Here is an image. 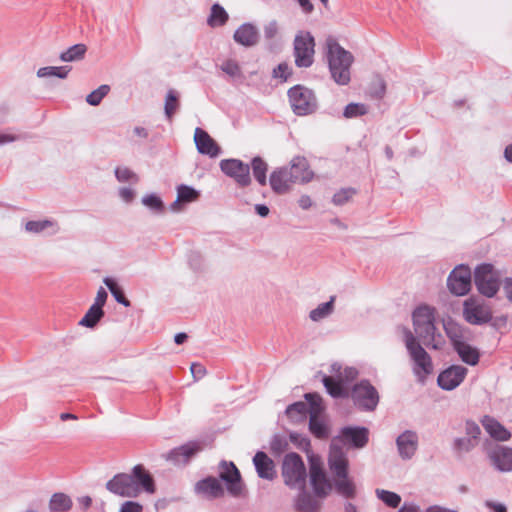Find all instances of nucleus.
<instances>
[{
    "label": "nucleus",
    "mask_w": 512,
    "mask_h": 512,
    "mask_svg": "<svg viewBox=\"0 0 512 512\" xmlns=\"http://www.w3.org/2000/svg\"><path fill=\"white\" fill-rule=\"evenodd\" d=\"M326 47L329 68L333 79L340 85H346L350 81V67L353 62L352 54L342 48L332 37L326 39Z\"/></svg>",
    "instance_id": "4"
},
{
    "label": "nucleus",
    "mask_w": 512,
    "mask_h": 512,
    "mask_svg": "<svg viewBox=\"0 0 512 512\" xmlns=\"http://www.w3.org/2000/svg\"><path fill=\"white\" fill-rule=\"evenodd\" d=\"M413 326L416 335L428 348L440 350L445 345L444 337L435 326V309L420 306L413 312Z\"/></svg>",
    "instance_id": "3"
},
{
    "label": "nucleus",
    "mask_w": 512,
    "mask_h": 512,
    "mask_svg": "<svg viewBox=\"0 0 512 512\" xmlns=\"http://www.w3.org/2000/svg\"><path fill=\"white\" fill-rule=\"evenodd\" d=\"M196 490L208 498H218L224 494L221 483L213 477L199 481L196 485Z\"/></svg>",
    "instance_id": "26"
},
{
    "label": "nucleus",
    "mask_w": 512,
    "mask_h": 512,
    "mask_svg": "<svg viewBox=\"0 0 512 512\" xmlns=\"http://www.w3.org/2000/svg\"><path fill=\"white\" fill-rule=\"evenodd\" d=\"M194 142L196 144L197 150L201 154H205L210 157H216L220 152V147L216 141L201 128L195 129Z\"/></svg>",
    "instance_id": "19"
},
{
    "label": "nucleus",
    "mask_w": 512,
    "mask_h": 512,
    "mask_svg": "<svg viewBox=\"0 0 512 512\" xmlns=\"http://www.w3.org/2000/svg\"><path fill=\"white\" fill-rule=\"evenodd\" d=\"M468 369L461 365H452L442 371L437 379L438 385L444 390H453L465 379Z\"/></svg>",
    "instance_id": "16"
},
{
    "label": "nucleus",
    "mask_w": 512,
    "mask_h": 512,
    "mask_svg": "<svg viewBox=\"0 0 512 512\" xmlns=\"http://www.w3.org/2000/svg\"><path fill=\"white\" fill-rule=\"evenodd\" d=\"M291 73V68L285 63L279 64L277 68H275L273 71L274 77L279 78L282 81H286L288 77L291 75Z\"/></svg>",
    "instance_id": "51"
},
{
    "label": "nucleus",
    "mask_w": 512,
    "mask_h": 512,
    "mask_svg": "<svg viewBox=\"0 0 512 512\" xmlns=\"http://www.w3.org/2000/svg\"><path fill=\"white\" fill-rule=\"evenodd\" d=\"M115 175L118 181L120 182H128V181H137L138 178L135 173H133L127 167H119L115 170Z\"/></svg>",
    "instance_id": "50"
},
{
    "label": "nucleus",
    "mask_w": 512,
    "mask_h": 512,
    "mask_svg": "<svg viewBox=\"0 0 512 512\" xmlns=\"http://www.w3.org/2000/svg\"><path fill=\"white\" fill-rule=\"evenodd\" d=\"M486 505L493 512H506L507 511L506 507L503 504H501V503H495V502L488 501L486 503Z\"/></svg>",
    "instance_id": "61"
},
{
    "label": "nucleus",
    "mask_w": 512,
    "mask_h": 512,
    "mask_svg": "<svg viewBox=\"0 0 512 512\" xmlns=\"http://www.w3.org/2000/svg\"><path fill=\"white\" fill-rule=\"evenodd\" d=\"M306 400L310 403V421H309V429L313 435L317 438H326L327 437V428L323 422L319 420V414L322 411V398L317 393H308L305 395Z\"/></svg>",
    "instance_id": "13"
},
{
    "label": "nucleus",
    "mask_w": 512,
    "mask_h": 512,
    "mask_svg": "<svg viewBox=\"0 0 512 512\" xmlns=\"http://www.w3.org/2000/svg\"><path fill=\"white\" fill-rule=\"evenodd\" d=\"M253 462L260 478L272 480L276 476L273 460L264 452L259 451L255 454Z\"/></svg>",
    "instance_id": "21"
},
{
    "label": "nucleus",
    "mask_w": 512,
    "mask_h": 512,
    "mask_svg": "<svg viewBox=\"0 0 512 512\" xmlns=\"http://www.w3.org/2000/svg\"><path fill=\"white\" fill-rule=\"evenodd\" d=\"M48 229L53 230V232H57L59 230L57 222L52 220H38V221H28L25 224V230L29 233L39 234Z\"/></svg>",
    "instance_id": "32"
},
{
    "label": "nucleus",
    "mask_w": 512,
    "mask_h": 512,
    "mask_svg": "<svg viewBox=\"0 0 512 512\" xmlns=\"http://www.w3.org/2000/svg\"><path fill=\"white\" fill-rule=\"evenodd\" d=\"M198 196H199V193L196 190H194L191 187L182 185V186L178 187L177 199L172 204V208L176 209V207L180 203H189V202L195 201L198 198Z\"/></svg>",
    "instance_id": "35"
},
{
    "label": "nucleus",
    "mask_w": 512,
    "mask_h": 512,
    "mask_svg": "<svg viewBox=\"0 0 512 512\" xmlns=\"http://www.w3.org/2000/svg\"><path fill=\"white\" fill-rule=\"evenodd\" d=\"M447 285L450 292L457 296L467 294L471 289V271L469 267L460 265L449 275Z\"/></svg>",
    "instance_id": "12"
},
{
    "label": "nucleus",
    "mask_w": 512,
    "mask_h": 512,
    "mask_svg": "<svg viewBox=\"0 0 512 512\" xmlns=\"http://www.w3.org/2000/svg\"><path fill=\"white\" fill-rule=\"evenodd\" d=\"M460 359L468 365L475 366L479 362L480 353L477 348L471 346L468 340H465L453 347Z\"/></svg>",
    "instance_id": "28"
},
{
    "label": "nucleus",
    "mask_w": 512,
    "mask_h": 512,
    "mask_svg": "<svg viewBox=\"0 0 512 512\" xmlns=\"http://www.w3.org/2000/svg\"><path fill=\"white\" fill-rule=\"evenodd\" d=\"M179 107L178 95L176 91L169 90L165 99V115L171 120Z\"/></svg>",
    "instance_id": "40"
},
{
    "label": "nucleus",
    "mask_w": 512,
    "mask_h": 512,
    "mask_svg": "<svg viewBox=\"0 0 512 512\" xmlns=\"http://www.w3.org/2000/svg\"><path fill=\"white\" fill-rule=\"evenodd\" d=\"M18 138H19L18 136L11 134V133H0V145L14 142Z\"/></svg>",
    "instance_id": "59"
},
{
    "label": "nucleus",
    "mask_w": 512,
    "mask_h": 512,
    "mask_svg": "<svg viewBox=\"0 0 512 512\" xmlns=\"http://www.w3.org/2000/svg\"><path fill=\"white\" fill-rule=\"evenodd\" d=\"M491 464L500 472L512 471V448L494 445L486 450Z\"/></svg>",
    "instance_id": "15"
},
{
    "label": "nucleus",
    "mask_w": 512,
    "mask_h": 512,
    "mask_svg": "<svg viewBox=\"0 0 512 512\" xmlns=\"http://www.w3.org/2000/svg\"><path fill=\"white\" fill-rule=\"evenodd\" d=\"M201 450L198 443L190 442L181 447L173 450L172 455L175 457L183 456L185 460H188L191 456Z\"/></svg>",
    "instance_id": "43"
},
{
    "label": "nucleus",
    "mask_w": 512,
    "mask_h": 512,
    "mask_svg": "<svg viewBox=\"0 0 512 512\" xmlns=\"http://www.w3.org/2000/svg\"><path fill=\"white\" fill-rule=\"evenodd\" d=\"M289 101L295 114L304 116L313 113L317 108L314 93L303 86L297 85L288 91Z\"/></svg>",
    "instance_id": "7"
},
{
    "label": "nucleus",
    "mask_w": 512,
    "mask_h": 512,
    "mask_svg": "<svg viewBox=\"0 0 512 512\" xmlns=\"http://www.w3.org/2000/svg\"><path fill=\"white\" fill-rule=\"evenodd\" d=\"M398 512H419V509L415 505L405 503Z\"/></svg>",
    "instance_id": "63"
},
{
    "label": "nucleus",
    "mask_w": 512,
    "mask_h": 512,
    "mask_svg": "<svg viewBox=\"0 0 512 512\" xmlns=\"http://www.w3.org/2000/svg\"><path fill=\"white\" fill-rule=\"evenodd\" d=\"M221 170L233 178L239 186L245 187L251 183L250 167L238 159H225L220 162Z\"/></svg>",
    "instance_id": "14"
},
{
    "label": "nucleus",
    "mask_w": 512,
    "mask_h": 512,
    "mask_svg": "<svg viewBox=\"0 0 512 512\" xmlns=\"http://www.w3.org/2000/svg\"><path fill=\"white\" fill-rule=\"evenodd\" d=\"M191 374L195 380H200L206 374V369L199 363H193L190 367Z\"/></svg>",
    "instance_id": "55"
},
{
    "label": "nucleus",
    "mask_w": 512,
    "mask_h": 512,
    "mask_svg": "<svg viewBox=\"0 0 512 512\" xmlns=\"http://www.w3.org/2000/svg\"><path fill=\"white\" fill-rule=\"evenodd\" d=\"M281 473L285 485L289 488L303 490L306 487L307 471L299 454L292 452L285 455Z\"/></svg>",
    "instance_id": "6"
},
{
    "label": "nucleus",
    "mask_w": 512,
    "mask_h": 512,
    "mask_svg": "<svg viewBox=\"0 0 512 512\" xmlns=\"http://www.w3.org/2000/svg\"><path fill=\"white\" fill-rule=\"evenodd\" d=\"M482 425L486 432L496 440L506 441L510 438V432L504 428L495 419L485 416L482 420Z\"/></svg>",
    "instance_id": "29"
},
{
    "label": "nucleus",
    "mask_w": 512,
    "mask_h": 512,
    "mask_svg": "<svg viewBox=\"0 0 512 512\" xmlns=\"http://www.w3.org/2000/svg\"><path fill=\"white\" fill-rule=\"evenodd\" d=\"M351 398L358 408L366 411H373L379 402L377 390L368 381H361L354 385Z\"/></svg>",
    "instance_id": "11"
},
{
    "label": "nucleus",
    "mask_w": 512,
    "mask_h": 512,
    "mask_svg": "<svg viewBox=\"0 0 512 512\" xmlns=\"http://www.w3.org/2000/svg\"><path fill=\"white\" fill-rule=\"evenodd\" d=\"M418 438L416 433L406 431L397 438V446L403 458H410L417 449Z\"/></svg>",
    "instance_id": "24"
},
{
    "label": "nucleus",
    "mask_w": 512,
    "mask_h": 512,
    "mask_svg": "<svg viewBox=\"0 0 512 512\" xmlns=\"http://www.w3.org/2000/svg\"><path fill=\"white\" fill-rule=\"evenodd\" d=\"M120 195L125 201H130L133 197V192L128 188H123L120 191Z\"/></svg>",
    "instance_id": "64"
},
{
    "label": "nucleus",
    "mask_w": 512,
    "mask_h": 512,
    "mask_svg": "<svg viewBox=\"0 0 512 512\" xmlns=\"http://www.w3.org/2000/svg\"><path fill=\"white\" fill-rule=\"evenodd\" d=\"M228 19V14L219 4H214L211 8V15L208 19V23L210 26H221Z\"/></svg>",
    "instance_id": "39"
},
{
    "label": "nucleus",
    "mask_w": 512,
    "mask_h": 512,
    "mask_svg": "<svg viewBox=\"0 0 512 512\" xmlns=\"http://www.w3.org/2000/svg\"><path fill=\"white\" fill-rule=\"evenodd\" d=\"M143 506L135 501H125L121 507L119 512H142Z\"/></svg>",
    "instance_id": "53"
},
{
    "label": "nucleus",
    "mask_w": 512,
    "mask_h": 512,
    "mask_svg": "<svg viewBox=\"0 0 512 512\" xmlns=\"http://www.w3.org/2000/svg\"><path fill=\"white\" fill-rule=\"evenodd\" d=\"M508 323V317L507 316H500L496 317L493 322V326L497 329L506 327Z\"/></svg>",
    "instance_id": "62"
},
{
    "label": "nucleus",
    "mask_w": 512,
    "mask_h": 512,
    "mask_svg": "<svg viewBox=\"0 0 512 512\" xmlns=\"http://www.w3.org/2000/svg\"><path fill=\"white\" fill-rule=\"evenodd\" d=\"M288 173L291 175L293 181L308 183L313 179L314 173L310 170L308 161L305 157L296 156L291 160Z\"/></svg>",
    "instance_id": "18"
},
{
    "label": "nucleus",
    "mask_w": 512,
    "mask_h": 512,
    "mask_svg": "<svg viewBox=\"0 0 512 512\" xmlns=\"http://www.w3.org/2000/svg\"><path fill=\"white\" fill-rule=\"evenodd\" d=\"M70 72V67L67 66H47L38 69L37 76L40 78L44 77H57L60 79H65Z\"/></svg>",
    "instance_id": "36"
},
{
    "label": "nucleus",
    "mask_w": 512,
    "mask_h": 512,
    "mask_svg": "<svg viewBox=\"0 0 512 512\" xmlns=\"http://www.w3.org/2000/svg\"><path fill=\"white\" fill-rule=\"evenodd\" d=\"M322 382L328 394L333 398L347 396V392L342 382V374H339L337 379L332 376H324Z\"/></svg>",
    "instance_id": "30"
},
{
    "label": "nucleus",
    "mask_w": 512,
    "mask_h": 512,
    "mask_svg": "<svg viewBox=\"0 0 512 512\" xmlns=\"http://www.w3.org/2000/svg\"><path fill=\"white\" fill-rule=\"evenodd\" d=\"M463 318L472 325L486 324L492 320V310L484 301L470 297L463 303Z\"/></svg>",
    "instance_id": "8"
},
{
    "label": "nucleus",
    "mask_w": 512,
    "mask_h": 512,
    "mask_svg": "<svg viewBox=\"0 0 512 512\" xmlns=\"http://www.w3.org/2000/svg\"><path fill=\"white\" fill-rule=\"evenodd\" d=\"M465 432H466L467 437H471V438L479 441L481 430H480V427L475 422L466 421Z\"/></svg>",
    "instance_id": "52"
},
{
    "label": "nucleus",
    "mask_w": 512,
    "mask_h": 512,
    "mask_svg": "<svg viewBox=\"0 0 512 512\" xmlns=\"http://www.w3.org/2000/svg\"><path fill=\"white\" fill-rule=\"evenodd\" d=\"M106 488L115 495L133 498L137 497L142 490L153 494L155 483L151 474L142 465H136L131 474L115 475L106 483Z\"/></svg>",
    "instance_id": "2"
},
{
    "label": "nucleus",
    "mask_w": 512,
    "mask_h": 512,
    "mask_svg": "<svg viewBox=\"0 0 512 512\" xmlns=\"http://www.w3.org/2000/svg\"><path fill=\"white\" fill-rule=\"evenodd\" d=\"M339 439L343 442H351L357 448H362L368 442V429L364 427H345L341 430Z\"/></svg>",
    "instance_id": "23"
},
{
    "label": "nucleus",
    "mask_w": 512,
    "mask_h": 512,
    "mask_svg": "<svg viewBox=\"0 0 512 512\" xmlns=\"http://www.w3.org/2000/svg\"><path fill=\"white\" fill-rule=\"evenodd\" d=\"M404 342L414 364V374L420 381H424L434 369L431 356L421 346L415 335L409 330L405 333Z\"/></svg>",
    "instance_id": "5"
},
{
    "label": "nucleus",
    "mask_w": 512,
    "mask_h": 512,
    "mask_svg": "<svg viewBox=\"0 0 512 512\" xmlns=\"http://www.w3.org/2000/svg\"><path fill=\"white\" fill-rule=\"evenodd\" d=\"M259 38L256 28L250 24H243L234 33V40L243 46H253Z\"/></svg>",
    "instance_id": "27"
},
{
    "label": "nucleus",
    "mask_w": 512,
    "mask_h": 512,
    "mask_svg": "<svg viewBox=\"0 0 512 512\" xmlns=\"http://www.w3.org/2000/svg\"><path fill=\"white\" fill-rule=\"evenodd\" d=\"M328 466L332 474L331 481L323 467V464L312 459L309 465V480L316 497L324 499L328 497L333 488L345 498H353L356 494V487L353 479L349 476V460L346 454L333 440L328 456Z\"/></svg>",
    "instance_id": "1"
},
{
    "label": "nucleus",
    "mask_w": 512,
    "mask_h": 512,
    "mask_svg": "<svg viewBox=\"0 0 512 512\" xmlns=\"http://www.w3.org/2000/svg\"><path fill=\"white\" fill-rule=\"evenodd\" d=\"M104 283L109 288L110 292L112 293L117 302L123 304L126 307L130 306V301L125 297L122 289L113 279L105 278Z\"/></svg>",
    "instance_id": "42"
},
{
    "label": "nucleus",
    "mask_w": 512,
    "mask_h": 512,
    "mask_svg": "<svg viewBox=\"0 0 512 512\" xmlns=\"http://www.w3.org/2000/svg\"><path fill=\"white\" fill-rule=\"evenodd\" d=\"M251 166H252V170H253V175H254L255 179L257 180V182L261 186H265L267 183V177H266V173L268 170L267 163L262 158L255 157V158H253V160L251 162Z\"/></svg>",
    "instance_id": "34"
},
{
    "label": "nucleus",
    "mask_w": 512,
    "mask_h": 512,
    "mask_svg": "<svg viewBox=\"0 0 512 512\" xmlns=\"http://www.w3.org/2000/svg\"><path fill=\"white\" fill-rule=\"evenodd\" d=\"M503 291L506 298L512 302V278H506L503 283Z\"/></svg>",
    "instance_id": "58"
},
{
    "label": "nucleus",
    "mask_w": 512,
    "mask_h": 512,
    "mask_svg": "<svg viewBox=\"0 0 512 512\" xmlns=\"http://www.w3.org/2000/svg\"><path fill=\"white\" fill-rule=\"evenodd\" d=\"M341 374H342V382H345V381L354 380L357 377L358 372L355 368L348 367V368H345L344 372Z\"/></svg>",
    "instance_id": "57"
},
{
    "label": "nucleus",
    "mask_w": 512,
    "mask_h": 512,
    "mask_svg": "<svg viewBox=\"0 0 512 512\" xmlns=\"http://www.w3.org/2000/svg\"><path fill=\"white\" fill-rule=\"evenodd\" d=\"M335 296L330 298V301L320 304L317 308L310 312V318L312 321H320L323 318L330 315L334 309Z\"/></svg>",
    "instance_id": "38"
},
{
    "label": "nucleus",
    "mask_w": 512,
    "mask_h": 512,
    "mask_svg": "<svg viewBox=\"0 0 512 512\" xmlns=\"http://www.w3.org/2000/svg\"><path fill=\"white\" fill-rule=\"evenodd\" d=\"M108 294L103 287H100L97 291V295L95 297L94 306L102 308L107 300Z\"/></svg>",
    "instance_id": "56"
},
{
    "label": "nucleus",
    "mask_w": 512,
    "mask_h": 512,
    "mask_svg": "<svg viewBox=\"0 0 512 512\" xmlns=\"http://www.w3.org/2000/svg\"><path fill=\"white\" fill-rule=\"evenodd\" d=\"M110 87L108 85H101L96 90L87 95L86 101L92 105H99L102 99L109 93Z\"/></svg>",
    "instance_id": "45"
},
{
    "label": "nucleus",
    "mask_w": 512,
    "mask_h": 512,
    "mask_svg": "<svg viewBox=\"0 0 512 512\" xmlns=\"http://www.w3.org/2000/svg\"><path fill=\"white\" fill-rule=\"evenodd\" d=\"M294 183L291 175L288 173V168L277 169L270 175L271 188L278 194L288 192Z\"/></svg>",
    "instance_id": "22"
},
{
    "label": "nucleus",
    "mask_w": 512,
    "mask_h": 512,
    "mask_svg": "<svg viewBox=\"0 0 512 512\" xmlns=\"http://www.w3.org/2000/svg\"><path fill=\"white\" fill-rule=\"evenodd\" d=\"M355 194L356 190L352 188L341 189L340 191L334 194L333 203L335 205H344L345 203L350 201Z\"/></svg>",
    "instance_id": "48"
},
{
    "label": "nucleus",
    "mask_w": 512,
    "mask_h": 512,
    "mask_svg": "<svg viewBox=\"0 0 512 512\" xmlns=\"http://www.w3.org/2000/svg\"><path fill=\"white\" fill-rule=\"evenodd\" d=\"M299 206L307 210L312 206V200L308 195H302L300 199L298 200Z\"/></svg>",
    "instance_id": "60"
},
{
    "label": "nucleus",
    "mask_w": 512,
    "mask_h": 512,
    "mask_svg": "<svg viewBox=\"0 0 512 512\" xmlns=\"http://www.w3.org/2000/svg\"><path fill=\"white\" fill-rule=\"evenodd\" d=\"M143 203L154 210H160L162 208V201L159 197L155 195L146 196L143 199Z\"/></svg>",
    "instance_id": "54"
},
{
    "label": "nucleus",
    "mask_w": 512,
    "mask_h": 512,
    "mask_svg": "<svg viewBox=\"0 0 512 512\" xmlns=\"http://www.w3.org/2000/svg\"><path fill=\"white\" fill-rule=\"evenodd\" d=\"M72 508L71 498L64 493H55L49 501V509L52 512H66Z\"/></svg>",
    "instance_id": "31"
},
{
    "label": "nucleus",
    "mask_w": 512,
    "mask_h": 512,
    "mask_svg": "<svg viewBox=\"0 0 512 512\" xmlns=\"http://www.w3.org/2000/svg\"><path fill=\"white\" fill-rule=\"evenodd\" d=\"M219 476L227 483V489L231 495L239 496L242 493L240 472L233 462H222Z\"/></svg>",
    "instance_id": "17"
},
{
    "label": "nucleus",
    "mask_w": 512,
    "mask_h": 512,
    "mask_svg": "<svg viewBox=\"0 0 512 512\" xmlns=\"http://www.w3.org/2000/svg\"><path fill=\"white\" fill-rule=\"evenodd\" d=\"M87 47L85 44H76L60 54L63 62H72L82 60L86 54Z\"/></svg>",
    "instance_id": "33"
},
{
    "label": "nucleus",
    "mask_w": 512,
    "mask_h": 512,
    "mask_svg": "<svg viewBox=\"0 0 512 512\" xmlns=\"http://www.w3.org/2000/svg\"><path fill=\"white\" fill-rule=\"evenodd\" d=\"M443 329L453 347L470 338L469 330L452 318L443 320Z\"/></svg>",
    "instance_id": "20"
},
{
    "label": "nucleus",
    "mask_w": 512,
    "mask_h": 512,
    "mask_svg": "<svg viewBox=\"0 0 512 512\" xmlns=\"http://www.w3.org/2000/svg\"><path fill=\"white\" fill-rule=\"evenodd\" d=\"M368 112L367 106L361 103H350L345 107L344 117L355 118L365 115Z\"/></svg>",
    "instance_id": "46"
},
{
    "label": "nucleus",
    "mask_w": 512,
    "mask_h": 512,
    "mask_svg": "<svg viewBox=\"0 0 512 512\" xmlns=\"http://www.w3.org/2000/svg\"><path fill=\"white\" fill-rule=\"evenodd\" d=\"M474 282L482 295L491 298L499 290V279L490 264H482L475 270Z\"/></svg>",
    "instance_id": "10"
},
{
    "label": "nucleus",
    "mask_w": 512,
    "mask_h": 512,
    "mask_svg": "<svg viewBox=\"0 0 512 512\" xmlns=\"http://www.w3.org/2000/svg\"><path fill=\"white\" fill-rule=\"evenodd\" d=\"M221 70L231 77H238L241 75V69L239 64L232 59L225 60L221 64Z\"/></svg>",
    "instance_id": "49"
},
{
    "label": "nucleus",
    "mask_w": 512,
    "mask_h": 512,
    "mask_svg": "<svg viewBox=\"0 0 512 512\" xmlns=\"http://www.w3.org/2000/svg\"><path fill=\"white\" fill-rule=\"evenodd\" d=\"M376 495L381 501H383L388 507L391 508H396L401 503V497L395 492L387 491L384 489H377Z\"/></svg>",
    "instance_id": "41"
},
{
    "label": "nucleus",
    "mask_w": 512,
    "mask_h": 512,
    "mask_svg": "<svg viewBox=\"0 0 512 512\" xmlns=\"http://www.w3.org/2000/svg\"><path fill=\"white\" fill-rule=\"evenodd\" d=\"M103 315L104 311L102 308L92 305L81 319L80 325L92 328L100 321Z\"/></svg>",
    "instance_id": "37"
},
{
    "label": "nucleus",
    "mask_w": 512,
    "mask_h": 512,
    "mask_svg": "<svg viewBox=\"0 0 512 512\" xmlns=\"http://www.w3.org/2000/svg\"><path fill=\"white\" fill-rule=\"evenodd\" d=\"M295 510L297 512H318L320 509V503L306 491V487L303 490H299V494L295 499L294 503Z\"/></svg>",
    "instance_id": "25"
},
{
    "label": "nucleus",
    "mask_w": 512,
    "mask_h": 512,
    "mask_svg": "<svg viewBox=\"0 0 512 512\" xmlns=\"http://www.w3.org/2000/svg\"><path fill=\"white\" fill-rule=\"evenodd\" d=\"M310 411V405L305 402H296L286 409V413L290 418H303Z\"/></svg>",
    "instance_id": "44"
},
{
    "label": "nucleus",
    "mask_w": 512,
    "mask_h": 512,
    "mask_svg": "<svg viewBox=\"0 0 512 512\" xmlns=\"http://www.w3.org/2000/svg\"><path fill=\"white\" fill-rule=\"evenodd\" d=\"M315 40L309 32L300 31L294 39L295 64L310 67L314 61Z\"/></svg>",
    "instance_id": "9"
},
{
    "label": "nucleus",
    "mask_w": 512,
    "mask_h": 512,
    "mask_svg": "<svg viewBox=\"0 0 512 512\" xmlns=\"http://www.w3.org/2000/svg\"><path fill=\"white\" fill-rule=\"evenodd\" d=\"M478 443V440L465 436L455 440V448L458 452H469L476 447Z\"/></svg>",
    "instance_id": "47"
}]
</instances>
